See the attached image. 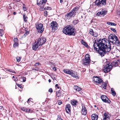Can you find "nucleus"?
<instances>
[{"label": "nucleus", "instance_id": "10", "mask_svg": "<svg viewBox=\"0 0 120 120\" xmlns=\"http://www.w3.org/2000/svg\"><path fill=\"white\" fill-rule=\"evenodd\" d=\"M101 98L102 101L104 102L107 103H109L111 102L110 101L105 95H102L101 97Z\"/></svg>", "mask_w": 120, "mask_h": 120}, {"label": "nucleus", "instance_id": "19", "mask_svg": "<svg viewBox=\"0 0 120 120\" xmlns=\"http://www.w3.org/2000/svg\"><path fill=\"white\" fill-rule=\"evenodd\" d=\"M71 70L68 69H64L63 70L64 72L65 73L67 74L70 75L71 73Z\"/></svg>", "mask_w": 120, "mask_h": 120}, {"label": "nucleus", "instance_id": "45", "mask_svg": "<svg viewBox=\"0 0 120 120\" xmlns=\"http://www.w3.org/2000/svg\"><path fill=\"white\" fill-rule=\"evenodd\" d=\"M39 64H40L39 62H38L36 63L34 65L35 66H38Z\"/></svg>", "mask_w": 120, "mask_h": 120}, {"label": "nucleus", "instance_id": "56", "mask_svg": "<svg viewBox=\"0 0 120 120\" xmlns=\"http://www.w3.org/2000/svg\"><path fill=\"white\" fill-rule=\"evenodd\" d=\"M17 85L19 87H20V88H22V86H21V85L18 84Z\"/></svg>", "mask_w": 120, "mask_h": 120}, {"label": "nucleus", "instance_id": "57", "mask_svg": "<svg viewBox=\"0 0 120 120\" xmlns=\"http://www.w3.org/2000/svg\"><path fill=\"white\" fill-rule=\"evenodd\" d=\"M55 86L58 89H59V87L58 86V84H56L55 85Z\"/></svg>", "mask_w": 120, "mask_h": 120}, {"label": "nucleus", "instance_id": "36", "mask_svg": "<svg viewBox=\"0 0 120 120\" xmlns=\"http://www.w3.org/2000/svg\"><path fill=\"white\" fill-rule=\"evenodd\" d=\"M104 84H103V85H102V86H102V87H103L104 89H106L107 84L105 83H104Z\"/></svg>", "mask_w": 120, "mask_h": 120}, {"label": "nucleus", "instance_id": "23", "mask_svg": "<svg viewBox=\"0 0 120 120\" xmlns=\"http://www.w3.org/2000/svg\"><path fill=\"white\" fill-rule=\"evenodd\" d=\"M74 89L76 91H79L81 90V88L78 86H75L74 87Z\"/></svg>", "mask_w": 120, "mask_h": 120}, {"label": "nucleus", "instance_id": "49", "mask_svg": "<svg viewBox=\"0 0 120 120\" xmlns=\"http://www.w3.org/2000/svg\"><path fill=\"white\" fill-rule=\"evenodd\" d=\"M26 108H25L22 107L21 108V109L22 110L24 111H25L26 110Z\"/></svg>", "mask_w": 120, "mask_h": 120}, {"label": "nucleus", "instance_id": "42", "mask_svg": "<svg viewBox=\"0 0 120 120\" xmlns=\"http://www.w3.org/2000/svg\"><path fill=\"white\" fill-rule=\"evenodd\" d=\"M14 42L15 43L17 42L18 41V39L17 38H14Z\"/></svg>", "mask_w": 120, "mask_h": 120}, {"label": "nucleus", "instance_id": "1", "mask_svg": "<svg viewBox=\"0 0 120 120\" xmlns=\"http://www.w3.org/2000/svg\"><path fill=\"white\" fill-rule=\"evenodd\" d=\"M109 41L106 38L102 39L99 44L95 42L93 45L95 50L98 51L101 57L104 56L106 52H109L111 49L110 42L117 46L120 45V42L117 37L114 34H111L108 37Z\"/></svg>", "mask_w": 120, "mask_h": 120}, {"label": "nucleus", "instance_id": "24", "mask_svg": "<svg viewBox=\"0 0 120 120\" xmlns=\"http://www.w3.org/2000/svg\"><path fill=\"white\" fill-rule=\"evenodd\" d=\"M23 16L24 21L25 22H26L28 19V17H27L25 14H24Z\"/></svg>", "mask_w": 120, "mask_h": 120}, {"label": "nucleus", "instance_id": "32", "mask_svg": "<svg viewBox=\"0 0 120 120\" xmlns=\"http://www.w3.org/2000/svg\"><path fill=\"white\" fill-rule=\"evenodd\" d=\"M102 10V14L103 15H105L106 14L107 11L105 10Z\"/></svg>", "mask_w": 120, "mask_h": 120}, {"label": "nucleus", "instance_id": "34", "mask_svg": "<svg viewBox=\"0 0 120 120\" xmlns=\"http://www.w3.org/2000/svg\"><path fill=\"white\" fill-rule=\"evenodd\" d=\"M73 23H74V24L75 25L78 23V21L77 20H74L73 21Z\"/></svg>", "mask_w": 120, "mask_h": 120}, {"label": "nucleus", "instance_id": "30", "mask_svg": "<svg viewBox=\"0 0 120 120\" xmlns=\"http://www.w3.org/2000/svg\"><path fill=\"white\" fill-rule=\"evenodd\" d=\"M81 42L85 46H87V45L86 43L83 40H82Z\"/></svg>", "mask_w": 120, "mask_h": 120}, {"label": "nucleus", "instance_id": "3", "mask_svg": "<svg viewBox=\"0 0 120 120\" xmlns=\"http://www.w3.org/2000/svg\"><path fill=\"white\" fill-rule=\"evenodd\" d=\"M106 0H96L95 5L98 8L102 7L106 4Z\"/></svg>", "mask_w": 120, "mask_h": 120}, {"label": "nucleus", "instance_id": "22", "mask_svg": "<svg viewBox=\"0 0 120 120\" xmlns=\"http://www.w3.org/2000/svg\"><path fill=\"white\" fill-rule=\"evenodd\" d=\"M109 115L108 114L106 113H104L103 116V120H105L107 119H109Z\"/></svg>", "mask_w": 120, "mask_h": 120}, {"label": "nucleus", "instance_id": "63", "mask_svg": "<svg viewBox=\"0 0 120 120\" xmlns=\"http://www.w3.org/2000/svg\"><path fill=\"white\" fill-rule=\"evenodd\" d=\"M48 81L49 82H51V80L50 79H49L48 80Z\"/></svg>", "mask_w": 120, "mask_h": 120}, {"label": "nucleus", "instance_id": "21", "mask_svg": "<svg viewBox=\"0 0 120 120\" xmlns=\"http://www.w3.org/2000/svg\"><path fill=\"white\" fill-rule=\"evenodd\" d=\"M90 62L89 60L88 61L82 60V64L84 65H88Z\"/></svg>", "mask_w": 120, "mask_h": 120}, {"label": "nucleus", "instance_id": "31", "mask_svg": "<svg viewBox=\"0 0 120 120\" xmlns=\"http://www.w3.org/2000/svg\"><path fill=\"white\" fill-rule=\"evenodd\" d=\"M94 32L92 29H90L89 30V33L90 34L92 35L93 34Z\"/></svg>", "mask_w": 120, "mask_h": 120}, {"label": "nucleus", "instance_id": "6", "mask_svg": "<svg viewBox=\"0 0 120 120\" xmlns=\"http://www.w3.org/2000/svg\"><path fill=\"white\" fill-rule=\"evenodd\" d=\"M47 0H37V4L39 6L44 8V6Z\"/></svg>", "mask_w": 120, "mask_h": 120}, {"label": "nucleus", "instance_id": "37", "mask_svg": "<svg viewBox=\"0 0 120 120\" xmlns=\"http://www.w3.org/2000/svg\"><path fill=\"white\" fill-rule=\"evenodd\" d=\"M48 12L47 11H45L44 12V15L45 16H47L48 14Z\"/></svg>", "mask_w": 120, "mask_h": 120}, {"label": "nucleus", "instance_id": "54", "mask_svg": "<svg viewBox=\"0 0 120 120\" xmlns=\"http://www.w3.org/2000/svg\"><path fill=\"white\" fill-rule=\"evenodd\" d=\"M23 82H24L26 81V78L25 77L24 78L23 77Z\"/></svg>", "mask_w": 120, "mask_h": 120}, {"label": "nucleus", "instance_id": "40", "mask_svg": "<svg viewBox=\"0 0 120 120\" xmlns=\"http://www.w3.org/2000/svg\"><path fill=\"white\" fill-rule=\"evenodd\" d=\"M25 33V34H26V35L25 36L23 35V37H25L27 35L29 34V32L28 31H26Z\"/></svg>", "mask_w": 120, "mask_h": 120}, {"label": "nucleus", "instance_id": "20", "mask_svg": "<svg viewBox=\"0 0 120 120\" xmlns=\"http://www.w3.org/2000/svg\"><path fill=\"white\" fill-rule=\"evenodd\" d=\"M71 104L74 106H75L76 105V103L78 102V101L76 100H73L71 101Z\"/></svg>", "mask_w": 120, "mask_h": 120}, {"label": "nucleus", "instance_id": "47", "mask_svg": "<svg viewBox=\"0 0 120 120\" xmlns=\"http://www.w3.org/2000/svg\"><path fill=\"white\" fill-rule=\"evenodd\" d=\"M49 91L50 93H52L53 91L52 89L51 88H50L49 90Z\"/></svg>", "mask_w": 120, "mask_h": 120}, {"label": "nucleus", "instance_id": "50", "mask_svg": "<svg viewBox=\"0 0 120 120\" xmlns=\"http://www.w3.org/2000/svg\"><path fill=\"white\" fill-rule=\"evenodd\" d=\"M30 109H27V108H26L25 112H29L30 111Z\"/></svg>", "mask_w": 120, "mask_h": 120}, {"label": "nucleus", "instance_id": "7", "mask_svg": "<svg viewBox=\"0 0 120 120\" xmlns=\"http://www.w3.org/2000/svg\"><path fill=\"white\" fill-rule=\"evenodd\" d=\"M93 79L94 82L99 84L103 82V81L101 79L97 76L94 77L93 78Z\"/></svg>", "mask_w": 120, "mask_h": 120}, {"label": "nucleus", "instance_id": "46", "mask_svg": "<svg viewBox=\"0 0 120 120\" xmlns=\"http://www.w3.org/2000/svg\"><path fill=\"white\" fill-rule=\"evenodd\" d=\"M57 120H63L62 119H61V118L59 116H57Z\"/></svg>", "mask_w": 120, "mask_h": 120}, {"label": "nucleus", "instance_id": "18", "mask_svg": "<svg viewBox=\"0 0 120 120\" xmlns=\"http://www.w3.org/2000/svg\"><path fill=\"white\" fill-rule=\"evenodd\" d=\"M98 117V115L95 114H93L91 115V118L92 120H97Z\"/></svg>", "mask_w": 120, "mask_h": 120}, {"label": "nucleus", "instance_id": "14", "mask_svg": "<svg viewBox=\"0 0 120 120\" xmlns=\"http://www.w3.org/2000/svg\"><path fill=\"white\" fill-rule=\"evenodd\" d=\"M87 111L86 108L84 106H82L81 113L82 115H86L87 113Z\"/></svg>", "mask_w": 120, "mask_h": 120}, {"label": "nucleus", "instance_id": "5", "mask_svg": "<svg viewBox=\"0 0 120 120\" xmlns=\"http://www.w3.org/2000/svg\"><path fill=\"white\" fill-rule=\"evenodd\" d=\"M112 66L111 64V63H108L107 64H106L105 68L104 69V71L105 73H107L110 71L112 69Z\"/></svg>", "mask_w": 120, "mask_h": 120}, {"label": "nucleus", "instance_id": "53", "mask_svg": "<svg viewBox=\"0 0 120 120\" xmlns=\"http://www.w3.org/2000/svg\"><path fill=\"white\" fill-rule=\"evenodd\" d=\"M56 67H54L53 68H52V69L53 70H54V71H56Z\"/></svg>", "mask_w": 120, "mask_h": 120}, {"label": "nucleus", "instance_id": "29", "mask_svg": "<svg viewBox=\"0 0 120 120\" xmlns=\"http://www.w3.org/2000/svg\"><path fill=\"white\" fill-rule=\"evenodd\" d=\"M21 58V57L17 56L16 57V59L17 60V61L18 62H19L20 61Z\"/></svg>", "mask_w": 120, "mask_h": 120}, {"label": "nucleus", "instance_id": "13", "mask_svg": "<svg viewBox=\"0 0 120 120\" xmlns=\"http://www.w3.org/2000/svg\"><path fill=\"white\" fill-rule=\"evenodd\" d=\"M40 46V45H39L38 43L37 42L36 43H34L33 45L32 49L34 50H37L38 47Z\"/></svg>", "mask_w": 120, "mask_h": 120}, {"label": "nucleus", "instance_id": "44", "mask_svg": "<svg viewBox=\"0 0 120 120\" xmlns=\"http://www.w3.org/2000/svg\"><path fill=\"white\" fill-rule=\"evenodd\" d=\"M110 29L112 31H113L114 32H116V30L115 29L112 28H110Z\"/></svg>", "mask_w": 120, "mask_h": 120}, {"label": "nucleus", "instance_id": "64", "mask_svg": "<svg viewBox=\"0 0 120 120\" xmlns=\"http://www.w3.org/2000/svg\"><path fill=\"white\" fill-rule=\"evenodd\" d=\"M18 79H15V81L16 82V81H17Z\"/></svg>", "mask_w": 120, "mask_h": 120}, {"label": "nucleus", "instance_id": "25", "mask_svg": "<svg viewBox=\"0 0 120 120\" xmlns=\"http://www.w3.org/2000/svg\"><path fill=\"white\" fill-rule=\"evenodd\" d=\"M33 99H29L27 101V102L29 105L32 104L33 102L32 101Z\"/></svg>", "mask_w": 120, "mask_h": 120}, {"label": "nucleus", "instance_id": "38", "mask_svg": "<svg viewBox=\"0 0 120 120\" xmlns=\"http://www.w3.org/2000/svg\"><path fill=\"white\" fill-rule=\"evenodd\" d=\"M98 34L97 33L94 32L92 36L94 37H96L98 36Z\"/></svg>", "mask_w": 120, "mask_h": 120}, {"label": "nucleus", "instance_id": "9", "mask_svg": "<svg viewBox=\"0 0 120 120\" xmlns=\"http://www.w3.org/2000/svg\"><path fill=\"white\" fill-rule=\"evenodd\" d=\"M50 25L52 30H55L57 29L58 24L56 22L52 21Z\"/></svg>", "mask_w": 120, "mask_h": 120}, {"label": "nucleus", "instance_id": "8", "mask_svg": "<svg viewBox=\"0 0 120 120\" xmlns=\"http://www.w3.org/2000/svg\"><path fill=\"white\" fill-rule=\"evenodd\" d=\"M46 41V38L45 37H42L41 38L38 39L37 41L38 43L40 45H41L43 44Z\"/></svg>", "mask_w": 120, "mask_h": 120}, {"label": "nucleus", "instance_id": "43", "mask_svg": "<svg viewBox=\"0 0 120 120\" xmlns=\"http://www.w3.org/2000/svg\"><path fill=\"white\" fill-rule=\"evenodd\" d=\"M23 9L24 11H26L27 10V8L25 7V5L24 4H23Z\"/></svg>", "mask_w": 120, "mask_h": 120}, {"label": "nucleus", "instance_id": "11", "mask_svg": "<svg viewBox=\"0 0 120 120\" xmlns=\"http://www.w3.org/2000/svg\"><path fill=\"white\" fill-rule=\"evenodd\" d=\"M112 66L116 67L120 64V60L116 59L111 63Z\"/></svg>", "mask_w": 120, "mask_h": 120}, {"label": "nucleus", "instance_id": "33", "mask_svg": "<svg viewBox=\"0 0 120 120\" xmlns=\"http://www.w3.org/2000/svg\"><path fill=\"white\" fill-rule=\"evenodd\" d=\"M90 58L89 55L88 54H87L85 56V59H89Z\"/></svg>", "mask_w": 120, "mask_h": 120}, {"label": "nucleus", "instance_id": "39", "mask_svg": "<svg viewBox=\"0 0 120 120\" xmlns=\"http://www.w3.org/2000/svg\"><path fill=\"white\" fill-rule=\"evenodd\" d=\"M102 15V14L101 11H99L98 12L97 14V15L98 16H99L100 15Z\"/></svg>", "mask_w": 120, "mask_h": 120}, {"label": "nucleus", "instance_id": "51", "mask_svg": "<svg viewBox=\"0 0 120 120\" xmlns=\"http://www.w3.org/2000/svg\"><path fill=\"white\" fill-rule=\"evenodd\" d=\"M8 71H10V72H13V73H15V71H13L12 70L9 69V70H8Z\"/></svg>", "mask_w": 120, "mask_h": 120}, {"label": "nucleus", "instance_id": "52", "mask_svg": "<svg viewBox=\"0 0 120 120\" xmlns=\"http://www.w3.org/2000/svg\"><path fill=\"white\" fill-rule=\"evenodd\" d=\"M89 60L90 61H90H91V60L90 59V58H89V59H83L82 60H86V61H88V60Z\"/></svg>", "mask_w": 120, "mask_h": 120}, {"label": "nucleus", "instance_id": "2", "mask_svg": "<svg viewBox=\"0 0 120 120\" xmlns=\"http://www.w3.org/2000/svg\"><path fill=\"white\" fill-rule=\"evenodd\" d=\"M63 32L64 34L69 36L74 35L76 32L74 28L71 25L67 26L64 28Z\"/></svg>", "mask_w": 120, "mask_h": 120}, {"label": "nucleus", "instance_id": "17", "mask_svg": "<svg viewBox=\"0 0 120 120\" xmlns=\"http://www.w3.org/2000/svg\"><path fill=\"white\" fill-rule=\"evenodd\" d=\"M66 112L68 113L71 111V106L70 104H67L65 108Z\"/></svg>", "mask_w": 120, "mask_h": 120}, {"label": "nucleus", "instance_id": "59", "mask_svg": "<svg viewBox=\"0 0 120 120\" xmlns=\"http://www.w3.org/2000/svg\"><path fill=\"white\" fill-rule=\"evenodd\" d=\"M13 1H15L17 2H19V1H20V0H13Z\"/></svg>", "mask_w": 120, "mask_h": 120}, {"label": "nucleus", "instance_id": "4", "mask_svg": "<svg viewBox=\"0 0 120 120\" xmlns=\"http://www.w3.org/2000/svg\"><path fill=\"white\" fill-rule=\"evenodd\" d=\"M36 27L38 33H41L44 31V28L43 27V24L42 23H38L36 24Z\"/></svg>", "mask_w": 120, "mask_h": 120}, {"label": "nucleus", "instance_id": "26", "mask_svg": "<svg viewBox=\"0 0 120 120\" xmlns=\"http://www.w3.org/2000/svg\"><path fill=\"white\" fill-rule=\"evenodd\" d=\"M107 24L110 26H116V24L115 23L111 22H108L106 23Z\"/></svg>", "mask_w": 120, "mask_h": 120}, {"label": "nucleus", "instance_id": "58", "mask_svg": "<svg viewBox=\"0 0 120 120\" xmlns=\"http://www.w3.org/2000/svg\"><path fill=\"white\" fill-rule=\"evenodd\" d=\"M0 109H1L3 110V106H0Z\"/></svg>", "mask_w": 120, "mask_h": 120}, {"label": "nucleus", "instance_id": "27", "mask_svg": "<svg viewBox=\"0 0 120 120\" xmlns=\"http://www.w3.org/2000/svg\"><path fill=\"white\" fill-rule=\"evenodd\" d=\"M111 93L114 96H115L116 94V92L114 91V89L112 88L111 89Z\"/></svg>", "mask_w": 120, "mask_h": 120}, {"label": "nucleus", "instance_id": "62", "mask_svg": "<svg viewBox=\"0 0 120 120\" xmlns=\"http://www.w3.org/2000/svg\"><path fill=\"white\" fill-rule=\"evenodd\" d=\"M13 14H14V15H15L16 14V12H14L13 13Z\"/></svg>", "mask_w": 120, "mask_h": 120}, {"label": "nucleus", "instance_id": "48", "mask_svg": "<svg viewBox=\"0 0 120 120\" xmlns=\"http://www.w3.org/2000/svg\"><path fill=\"white\" fill-rule=\"evenodd\" d=\"M62 102L61 101L59 100L58 101V104L59 105H61L62 104Z\"/></svg>", "mask_w": 120, "mask_h": 120}, {"label": "nucleus", "instance_id": "60", "mask_svg": "<svg viewBox=\"0 0 120 120\" xmlns=\"http://www.w3.org/2000/svg\"><path fill=\"white\" fill-rule=\"evenodd\" d=\"M50 8V7H47V8H44L46 10H49V8Z\"/></svg>", "mask_w": 120, "mask_h": 120}, {"label": "nucleus", "instance_id": "41", "mask_svg": "<svg viewBox=\"0 0 120 120\" xmlns=\"http://www.w3.org/2000/svg\"><path fill=\"white\" fill-rule=\"evenodd\" d=\"M61 95V94L59 92L56 93L57 96L58 97H60Z\"/></svg>", "mask_w": 120, "mask_h": 120}, {"label": "nucleus", "instance_id": "28", "mask_svg": "<svg viewBox=\"0 0 120 120\" xmlns=\"http://www.w3.org/2000/svg\"><path fill=\"white\" fill-rule=\"evenodd\" d=\"M3 34V30L2 29H0V36L2 37Z\"/></svg>", "mask_w": 120, "mask_h": 120}, {"label": "nucleus", "instance_id": "15", "mask_svg": "<svg viewBox=\"0 0 120 120\" xmlns=\"http://www.w3.org/2000/svg\"><path fill=\"white\" fill-rule=\"evenodd\" d=\"M71 73L70 74V75H71L72 77L74 78H75L77 79H78V76L77 73L75 72H73V71L72 70L71 71Z\"/></svg>", "mask_w": 120, "mask_h": 120}, {"label": "nucleus", "instance_id": "16", "mask_svg": "<svg viewBox=\"0 0 120 120\" xmlns=\"http://www.w3.org/2000/svg\"><path fill=\"white\" fill-rule=\"evenodd\" d=\"M79 7L78 6H76V7L74 8L73 9L71 10L75 15L76 14V13L78 11V10L79 9Z\"/></svg>", "mask_w": 120, "mask_h": 120}, {"label": "nucleus", "instance_id": "12", "mask_svg": "<svg viewBox=\"0 0 120 120\" xmlns=\"http://www.w3.org/2000/svg\"><path fill=\"white\" fill-rule=\"evenodd\" d=\"M75 15L71 11L70 12L67 13L65 15V17L67 19H70L72 17H74Z\"/></svg>", "mask_w": 120, "mask_h": 120}, {"label": "nucleus", "instance_id": "61", "mask_svg": "<svg viewBox=\"0 0 120 120\" xmlns=\"http://www.w3.org/2000/svg\"><path fill=\"white\" fill-rule=\"evenodd\" d=\"M60 0V2L61 3H62L63 2V0Z\"/></svg>", "mask_w": 120, "mask_h": 120}, {"label": "nucleus", "instance_id": "55", "mask_svg": "<svg viewBox=\"0 0 120 120\" xmlns=\"http://www.w3.org/2000/svg\"><path fill=\"white\" fill-rule=\"evenodd\" d=\"M38 69L37 67L34 68H33V70H37Z\"/></svg>", "mask_w": 120, "mask_h": 120}, {"label": "nucleus", "instance_id": "35", "mask_svg": "<svg viewBox=\"0 0 120 120\" xmlns=\"http://www.w3.org/2000/svg\"><path fill=\"white\" fill-rule=\"evenodd\" d=\"M18 43L17 42H16L14 44L13 46L15 48L17 47L18 46Z\"/></svg>", "mask_w": 120, "mask_h": 120}]
</instances>
